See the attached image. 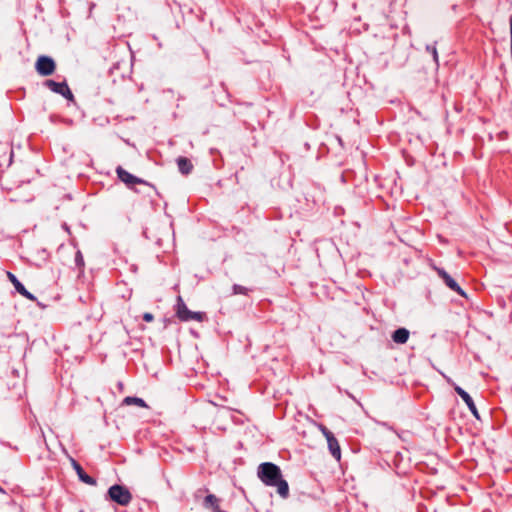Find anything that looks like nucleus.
Here are the masks:
<instances>
[{"instance_id":"obj_1","label":"nucleus","mask_w":512,"mask_h":512,"mask_svg":"<svg viewBox=\"0 0 512 512\" xmlns=\"http://www.w3.org/2000/svg\"><path fill=\"white\" fill-rule=\"evenodd\" d=\"M257 475L259 479L267 486L277 487L279 495L286 498L289 494L288 483L282 479L280 468L270 462L259 465Z\"/></svg>"},{"instance_id":"obj_2","label":"nucleus","mask_w":512,"mask_h":512,"mask_svg":"<svg viewBox=\"0 0 512 512\" xmlns=\"http://www.w3.org/2000/svg\"><path fill=\"white\" fill-rule=\"evenodd\" d=\"M176 316L180 321H197L202 322L206 319V314L204 312H193L188 309L183 298L181 296L177 297L176 305H175Z\"/></svg>"},{"instance_id":"obj_3","label":"nucleus","mask_w":512,"mask_h":512,"mask_svg":"<svg viewBox=\"0 0 512 512\" xmlns=\"http://www.w3.org/2000/svg\"><path fill=\"white\" fill-rule=\"evenodd\" d=\"M108 497L111 501L121 506L129 505L132 500V494L130 491L126 487L118 484H115L109 488Z\"/></svg>"},{"instance_id":"obj_4","label":"nucleus","mask_w":512,"mask_h":512,"mask_svg":"<svg viewBox=\"0 0 512 512\" xmlns=\"http://www.w3.org/2000/svg\"><path fill=\"white\" fill-rule=\"evenodd\" d=\"M35 68L40 75L49 76L54 73L56 65L51 57L40 56L36 61Z\"/></svg>"},{"instance_id":"obj_5","label":"nucleus","mask_w":512,"mask_h":512,"mask_svg":"<svg viewBox=\"0 0 512 512\" xmlns=\"http://www.w3.org/2000/svg\"><path fill=\"white\" fill-rule=\"evenodd\" d=\"M44 84L54 93L60 94L68 100H73L74 96L66 82H56L49 79Z\"/></svg>"},{"instance_id":"obj_6","label":"nucleus","mask_w":512,"mask_h":512,"mask_svg":"<svg viewBox=\"0 0 512 512\" xmlns=\"http://www.w3.org/2000/svg\"><path fill=\"white\" fill-rule=\"evenodd\" d=\"M447 381H448V383H450L453 386L455 392L462 398V400L468 406L470 412L477 419H479L478 410H477L476 405H475L473 399L471 398V396L465 390H463L460 386L455 384L450 378H447Z\"/></svg>"},{"instance_id":"obj_7","label":"nucleus","mask_w":512,"mask_h":512,"mask_svg":"<svg viewBox=\"0 0 512 512\" xmlns=\"http://www.w3.org/2000/svg\"><path fill=\"white\" fill-rule=\"evenodd\" d=\"M116 173H117L118 178L129 187H131L135 184H144L145 183L144 180L132 175L131 173H129L128 171H126L125 169H123L120 166L117 167Z\"/></svg>"},{"instance_id":"obj_8","label":"nucleus","mask_w":512,"mask_h":512,"mask_svg":"<svg viewBox=\"0 0 512 512\" xmlns=\"http://www.w3.org/2000/svg\"><path fill=\"white\" fill-rule=\"evenodd\" d=\"M437 274L444 281V283L454 292L458 293L461 296H465L464 291L457 284V282L443 269L436 268Z\"/></svg>"},{"instance_id":"obj_9","label":"nucleus","mask_w":512,"mask_h":512,"mask_svg":"<svg viewBox=\"0 0 512 512\" xmlns=\"http://www.w3.org/2000/svg\"><path fill=\"white\" fill-rule=\"evenodd\" d=\"M7 277L10 280V282L13 284L14 288L16 289V291L19 294H21L23 297H25L28 300H31V301H35L36 300V297L33 294H31L24 287V285L17 279V277L13 273L7 272Z\"/></svg>"},{"instance_id":"obj_10","label":"nucleus","mask_w":512,"mask_h":512,"mask_svg":"<svg viewBox=\"0 0 512 512\" xmlns=\"http://www.w3.org/2000/svg\"><path fill=\"white\" fill-rule=\"evenodd\" d=\"M72 464H73V467H74L79 479L82 482H84L85 484H88V485H92V486L96 485V480L94 478H92L91 476H89L88 474H86L78 462L73 460Z\"/></svg>"},{"instance_id":"obj_11","label":"nucleus","mask_w":512,"mask_h":512,"mask_svg":"<svg viewBox=\"0 0 512 512\" xmlns=\"http://www.w3.org/2000/svg\"><path fill=\"white\" fill-rule=\"evenodd\" d=\"M327 443H328L329 451L332 454V456L336 460H340V458H341V449H340V445H339L337 439L335 438V436L334 437H330V439L327 440Z\"/></svg>"},{"instance_id":"obj_12","label":"nucleus","mask_w":512,"mask_h":512,"mask_svg":"<svg viewBox=\"0 0 512 512\" xmlns=\"http://www.w3.org/2000/svg\"><path fill=\"white\" fill-rule=\"evenodd\" d=\"M409 331L406 328H399L392 334L395 343L404 344L408 341Z\"/></svg>"},{"instance_id":"obj_13","label":"nucleus","mask_w":512,"mask_h":512,"mask_svg":"<svg viewBox=\"0 0 512 512\" xmlns=\"http://www.w3.org/2000/svg\"><path fill=\"white\" fill-rule=\"evenodd\" d=\"M177 165L179 171L184 175H188L193 169L191 161L186 157H179L177 159Z\"/></svg>"},{"instance_id":"obj_14","label":"nucleus","mask_w":512,"mask_h":512,"mask_svg":"<svg viewBox=\"0 0 512 512\" xmlns=\"http://www.w3.org/2000/svg\"><path fill=\"white\" fill-rule=\"evenodd\" d=\"M203 505L209 510H218L220 508V499L213 494H209L205 497Z\"/></svg>"},{"instance_id":"obj_15","label":"nucleus","mask_w":512,"mask_h":512,"mask_svg":"<svg viewBox=\"0 0 512 512\" xmlns=\"http://www.w3.org/2000/svg\"><path fill=\"white\" fill-rule=\"evenodd\" d=\"M124 403L127 405H137L140 407H147V404L145 403V401L138 397L128 396L124 399Z\"/></svg>"},{"instance_id":"obj_16","label":"nucleus","mask_w":512,"mask_h":512,"mask_svg":"<svg viewBox=\"0 0 512 512\" xmlns=\"http://www.w3.org/2000/svg\"><path fill=\"white\" fill-rule=\"evenodd\" d=\"M232 289H233V294H235V295H237V294L247 295L249 292V289L247 287H244V286H241L238 284L233 285Z\"/></svg>"},{"instance_id":"obj_17","label":"nucleus","mask_w":512,"mask_h":512,"mask_svg":"<svg viewBox=\"0 0 512 512\" xmlns=\"http://www.w3.org/2000/svg\"><path fill=\"white\" fill-rule=\"evenodd\" d=\"M320 430L325 436L326 440L330 439V437H334L333 433L329 431L325 426L321 425Z\"/></svg>"},{"instance_id":"obj_18","label":"nucleus","mask_w":512,"mask_h":512,"mask_svg":"<svg viewBox=\"0 0 512 512\" xmlns=\"http://www.w3.org/2000/svg\"><path fill=\"white\" fill-rule=\"evenodd\" d=\"M427 51L433 55V59L435 62H438V53L434 46H427Z\"/></svg>"},{"instance_id":"obj_19","label":"nucleus","mask_w":512,"mask_h":512,"mask_svg":"<svg viewBox=\"0 0 512 512\" xmlns=\"http://www.w3.org/2000/svg\"><path fill=\"white\" fill-rule=\"evenodd\" d=\"M153 319H154V316H153L151 313H149V312L144 313V315H143V320H144V321H146V322H152V321H153Z\"/></svg>"},{"instance_id":"obj_20","label":"nucleus","mask_w":512,"mask_h":512,"mask_svg":"<svg viewBox=\"0 0 512 512\" xmlns=\"http://www.w3.org/2000/svg\"><path fill=\"white\" fill-rule=\"evenodd\" d=\"M76 262L78 265H83V257L80 251L76 253Z\"/></svg>"},{"instance_id":"obj_21","label":"nucleus","mask_w":512,"mask_h":512,"mask_svg":"<svg viewBox=\"0 0 512 512\" xmlns=\"http://www.w3.org/2000/svg\"><path fill=\"white\" fill-rule=\"evenodd\" d=\"M0 492L3 493V494L6 493L5 490L3 488H1V487H0Z\"/></svg>"},{"instance_id":"obj_22","label":"nucleus","mask_w":512,"mask_h":512,"mask_svg":"<svg viewBox=\"0 0 512 512\" xmlns=\"http://www.w3.org/2000/svg\"><path fill=\"white\" fill-rule=\"evenodd\" d=\"M214 512H222V511H221V510H220V508H219L218 510H214Z\"/></svg>"}]
</instances>
